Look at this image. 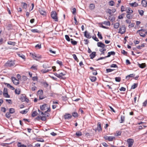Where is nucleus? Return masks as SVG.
Returning a JSON list of instances; mask_svg holds the SVG:
<instances>
[{"label":"nucleus","mask_w":147,"mask_h":147,"mask_svg":"<svg viewBox=\"0 0 147 147\" xmlns=\"http://www.w3.org/2000/svg\"><path fill=\"white\" fill-rule=\"evenodd\" d=\"M72 115L74 117H76L78 116V113L76 112H74L72 114Z\"/></svg>","instance_id":"53"},{"label":"nucleus","mask_w":147,"mask_h":147,"mask_svg":"<svg viewBox=\"0 0 147 147\" xmlns=\"http://www.w3.org/2000/svg\"><path fill=\"white\" fill-rule=\"evenodd\" d=\"M47 109H48L47 111H45L44 113L42 112V115H45V113H46L47 112H50V111L51 110L49 108H48Z\"/></svg>","instance_id":"45"},{"label":"nucleus","mask_w":147,"mask_h":147,"mask_svg":"<svg viewBox=\"0 0 147 147\" xmlns=\"http://www.w3.org/2000/svg\"><path fill=\"white\" fill-rule=\"evenodd\" d=\"M52 18L56 22L58 21V18L57 17V15L56 12L55 11H52L51 13Z\"/></svg>","instance_id":"2"},{"label":"nucleus","mask_w":147,"mask_h":147,"mask_svg":"<svg viewBox=\"0 0 147 147\" xmlns=\"http://www.w3.org/2000/svg\"><path fill=\"white\" fill-rule=\"evenodd\" d=\"M43 93V91L42 90H39L38 92V94H40V95H42Z\"/></svg>","instance_id":"50"},{"label":"nucleus","mask_w":147,"mask_h":147,"mask_svg":"<svg viewBox=\"0 0 147 147\" xmlns=\"http://www.w3.org/2000/svg\"><path fill=\"white\" fill-rule=\"evenodd\" d=\"M76 134L78 137H79L82 136V133L81 132L79 131L77 132Z\"/></svg>","instance_id":"29"},{"label":"nucleus","mask_w":147,"mask_h":147,"mask_svg":"<svg viewBox=\"0 0 147 147\" xmlns=\"http://www.w3.org/2000/svg\"><path fill=\"white\" fill-rule=\"evenodd\" d=\"M30 54L31 55H32V57L34 59L36 60H38V59L36 58V53H30Z\"/></svg>","instance_id":"24"},{"label":"nucleus","mask_w":147,"mask_h":147,"mask_svg":"<svg viewBox=\"0 0 147 147\" xmlns=\"http://www.w3.org/2000/svg\"><path fill=\"white\" fill-rule=\"evenodd\" d=\"M97 45L98 47H100L102 48H104V47H105V45L101 42H98Z\"/></svg>","instance_id":"8"},{"label":"nucleus","mask_w":147,"mask_h":147,"mask_svg":"<svg viewBox=\"0 0 147 147\" xmlns=\"http://www.w3.org/2000/svg\"><path fill=\"white\" fill-rule=\"evenodd\" d=\"M113 70V69H107L106 71L107 73H109L112 71Z\"/></svg>","instance_id":"49"},{"label":"nucleus","mask_w":147,"mask_h":147,"mask_svg":"<svg viewBox=\"0 0 147 147\" xmlns=\"http://www.w3.org/2000/svg\"><path fill=\"white\" fill-rule=\"evenodd\" d=\"M31 31L33 33H38L39 32V31L37 29H32L31 30Z\"/></svg>","instance_id":"35"},{"label":"nucleus","mask_w":147,"mask_h":147,"mask_svg":"<svg viewBox=\"0 0 147 147\" xmlns=\"http://www.w3.org/2000/svg\"><path fill=\"white\" fill-rule=\"evenodd\" d=\"M18 55L20 57H21L23 59H24L25 56L24 55H21L20 54H18Z\"/></svg>","instance_id":"61"},{"label":"nucleus","mask_w":147,"mask_h":147,"mask_svg":"<svg viewBox=\"0 0 147 147\" xmlns=\"http://www.w3.org/2000/svg\"><path fill=\"white\" fill-rule=\"evenodd\" d=\"M3 95L5 97L9 98L10 96L8 94V93H3Z\"/></svg>","instance_id":"43"},{"label":"nucleus","mask_w":147,"mask_h":147,"mask_svg":"<svg viewBox=\"0 0 147 147\" xmlns=\"http://www.w3.org/2000/svg\"><path fill=\"white\" fill-rule=\"evenodd\" d=\"M128 144V147H131L134 142V140L132 139H129L127 140Z\"/></svg>","instance_id":"3"},{"label":"nucleus","mask_w":147,"mask_h":147,"mask_svg":"<svg viewBox=\"0 0 147 147\" xmlns=\"http://www.w3.org/2000/svg\"><path fill=\"white\" fill-rule=\"evenodd\" d=\"M11 78L12 81L14 84L17 85L19 84L18 80H17L16 78L12 77Z\"/></svg>","instance_id":"5"},{"label":"nucleus","mask_w":147,"mask_h":147,"mask_svg":"<svg viewBox=\"0 0 147 147\" xmlns=\"http://www.w3.org/2000/svg\"><path fill=\"white\" fill-rule=\"evenodd\" d=\"M15 63L14 61H9L5 64V66L7 67H11L14 66Z\"/></svg>","instance_id":"1"},{"label":"nucleus","mask_w":147,"mask_h":147,"mask_svg":"<svg viewBox=\"0 0 147 147\" xmlns=\"http://www.w3.org/2000/svg\"><path fill=\"white\" fill-rule=\"evenodd\" d=\"M37 68V66H34L33 65L31 67V69L34 70H36Z\"/></svg>","instance_id":"56"},{"label":"nucleus","mask_w":147,"mask_h":147,"mask_svg":"<svg viewBox=\"0 0 147 147\" xmlns=\"http://www.w3.org/2000/svg\"><path fill=\"white\" fill-rule=\"evenodd\" d=\"M40 109L42 111H45L48 108L47 105L46 104H44L42 105H40Z\"/></svg>","instance_id":"6"},{"label":"nucleus","mask_w":147,"mask_h":147,"mask_svg":"<svg viewBox=\"0 0 147 147\" xmlns=\"http://www.w3.org/2000/svg\"><path fill=\"white\" fill-rule=\"evenodd\" d=\"M139 34H140V36H142L143 37H144L146 36V34H143L142 32H139Z\"/></svg>","instance_id":"52"},{"label":"nucleus","mask_w":147,"mask_h":147,"mask_svg":"<svg viewBox=\"0 0 147 147\" xmlns=\"http://www.w3.org/2000/svg\"><path fill=\"white\" fill-rule=\"evenodd\" d=\"M115 80L116 82H120L121 81V78L119 77H116Z\"/></svg>","instance_id":"48"},{"label":"nucleus","mask_w":147,"mask_h":147,"mask_svg":"<svg viewBox=\"0 0 147 147\" xmlns=\"http://www.w3.org/2000/svg\"><path fill=\"white\" fill-rule=\"evenodd\" d=\"M97 130L99 131H102V128L101 126V123L100 122H98L97 127Z\"/></svg>","instance_id":"12"},{"label":"nucleus","mask_w":147,"mask_h":147,"mask_svg":"<svg viewBox=\"0 0 147 147\" xmlns=\"http://www.w3.org/2000/svg\"><path fill=\"white\" fill-rule=\"evenodd\" d=\"M109 19L111 22H113L115 20V18L113 17H112V16H109Z\"/></svg>","instance_id":"27"},{"label":"nucleus","mask_w":147,"mask_h":147,"mask_svg":"<svg viewBox=\"0 0 147 147\" xmlns=\"http://www.w3.org/2000/svg\"><path fill=\"white\" fill-rule=\"evenodd\" d=\"M38 11L40 13V14L41 15H42L43 16H45L46 15V12L42 9H39Z\"/></svg>","instance_id":"10"},{"label":"nucleus","mask_w":147,"mask_h":147,"mask_svg":"<svg viewBox=\"0 0 147 147\" xmlns=\"http://www.w3.org/2000/svg\"><path fill=\"white\" fill-rule=\"evenodd\" d=\"M9 113H11V114L15 112L14 109L13 108H10L9 109Z\"/></svg>","instance_id":"30"},{"label":"nucleus","mask_w":147,"mask_h":147,"mask_svg":"<svg viewBox=\"0 0 147 147\" xmlns=\"http://www.w3.org/2000/svg\"><path fill=\"white\" fill-rule=\"evenodd\" d=\"M46 117L45 116H43L42 117H41V119L42 121H45L46 119Z\"/></svg>","instance_id":"58"},{"label":"nucleus","mask_w":147,"mask_h":147,"mask_svg":"<svg viewBox=\"0 0 147 147\" xmlns=\"http://www.w3.org/2000/svg\"><path fill=\"white\" fill-rule=\"evenodd\" d=\"M138 84H137L134 83L131 87V89H134L137 86Z\"/></svg>","instance_id":"32"},{"label":"nucleus","mask_w":147,"mask_h":147,"mask_svg":"<svg viewBox=\"0 0 147 147\" xmlns=\"http://www.w3.org/2000/svg\"><path fill=\"white\" fill-rule=\"evenodd\" d=\"M18 147H27L24 144H22L20 142H18L17 144Z\"/></svg>","instance_id":"20"},{"label":"nucleus","mask_w":147,"mask_h":147,"mask_svg":"<svg viewBox=\"0 0 147 147\" xmlns=\"http://www.w3.org/2000/svg\"><path fill=\"white\" fill-rule=\"evenodd\" d=\"M115 53L114 51H111L108 53V55L107 56L105 57H110L111 55H114Z\"/></svg>","instance_id":"14"},{"label":"nucleus","mask_w":147,"mask_h":147,"mask_svg":"<svg viewBox=\"0 0 147 147\" xmlns=\"http://www.w3.org/2000/svg\"><path fill=\"white\" fill-rule=\"evenodd\" d=\"M97 35L98 38H99L100 39H102V36L101 34H100L99 32H98Z\"/></svg>","instance_id":"41"},{"label":"nucleus","mask_w":147,"mask_h":147,"mask_svg":"<svg viewBox=\"0 0 147 147\" xmlns=\"http://www.w3.org/2000/svg\"><path fill=\"white\" fill-rule=\"evenodd\" d=\"M65 38L68 41H70L71 40V39L69 38V36L67 35H65Z\"/></svg>","instance_id":"42"},{"label":"nucleus","mask_w":147,"mask_h":147,"mask_svg":"<svg viewBox=\"0 0 147 147\" xmlns=\"http://www.w3.org/2000/svg\"><path fill=\"white\" fill-rule=\"evenodd\" d=\"M116 11V9H114L112 10L108 9L107 10V12L109 13L110 15H111L112 13L115 12Z\"/></svg>","instance_id":"9"},{"label":"nucleus","mask_w":147,"mask_h":147,"mask_svg":"<svg viewBox=\"0 0 147 147\" xmlns=\"http://www.w3.org/2000/svg\"><path fill=\"white\" fill-rule=\"evenodd\" d=\"M5 84L7 85V86L8 87L10 88L11 89L14 90L15 89L14 88L13 86L9 84L6 83Z\"/></svg>","instance_id":"23"},{"label":"nucleus","mask_w":147,"mask_h":147,"mask_svg":"<svg viewBox=\"0 0 147 147\" xmlns=\"http://www.w3.org/2000/svg\"><path fill=\"white\" fill-rule=\"evenodd\" d=\"M103 24H105V25H106L107 26H109L110 25V22L109 21H104V22H103Z\"/></svg>","instance_id":"33"},{"label":"nucleus","mask_w":147,"mask_h":147,"mask_svg":"<svg viewBox=\"0 0 147 147\" xmlns=\"http://www.w3.org/2000/svg\"><path fill=\"white\" fill-rule=\"evenodd\" d=\"M52 70V69H42L41 70V72L43 74L46 73H47V72H49V71Z\"/></svg>","instance_id":"17"},{"label":"nucleus","mask_w":147,"mask_h":147,"mask_svg":"<svg viewBox=\"0 0 147 147\" xmlns=\"http://www.w3.org/2000/svg\"><path fill=\"white\" fill-rule=\"evenodd\" d=\"M138 66L141 68H144L146 67V64L145 63H138Z\"/></svg>","instance_id":"16"},{"label":"nucleus","mask_w":147,"mask_h":147,"mask_svg":"<svg viewBox=\"0 0 147 147\" xmlns=\"http://www.w3.org/2000/svg\"><path fill=\"white\" fill-rule=\"evenodd\" d=\"M28 112V110L26 109L23 111H21L20 113L22 114H26Z\"/></svg>","instance_id":"47"},{"label":"nucleus","mask_w":147,"mask_h":147,"mask_svg":"<svg viewBox=\"0 0 147 147\" xmlns=\"http://www.w3.org/2000/svg\"><path fill=\"white\" fill-rule=\"evenodd\" d=\"M71 42L73 45H76L77 44V42L75 40H74L73 39H71Z\"/></svg>","instance_id":"26"},{"label":"nucleus","mask_w":147,"mask_h":147,"mask_svg":"<svg viewBox=\"0 0 147 147\" xmlns=\"http://www.w3.org/2000/svg\"><path fill=\"white\" fill-rule=\"evenodd\" d=\"M49 51L51 53L55 54L56 53V51H53L51 49H50L49 50Z\"/></svg>","instance_id":"62"},{"label":"nucleus","mask_w":147,"mask_h":147,"mask_svg":"<svg viewBox=\"0 0 147 147\" xmlns=\"http://www.w3.org/2000/svg\"><path fill=\"white\" fill-rule=\"evenodd\" d=\"M125 32V26H122L120 27V29L118 32L121 34H123Z\"/></svg>","instance_id":"4"},{"label":"nucleus","mask_w":147,"mask_h":147,"mask_svg":"<svg viewBox=\"0 0 147 147\" xmlns=\"http://www.w3.org/2000/svg\"><path fill=\"white\" fill-rule=\"evenodd\" d=\"M10 113L9 112H7L5 114V116L6 117L8 118H9L11 116Z\"/></svg>","instance_id":"40"},{"label":"nucleus","mask_w":147,"mask_h":147,"mask_svg":"<svg viewBox=\"0 0 147 147\" xmlns=\"http://www.w3.org/2000/svg\"><path fill=\"white\" fill-rule=\"evenodd\" d=\"M96 53L95 52H93L90 55V59H93L96 56Z\"/></svg>","instance_id":"15"},{"label":"nucleus","mask_w":147,"mask_h":147,"mask_svg":"<svg viewBox=\"0 0 147 147\" xmlns=\"http://www.w3.org/2000/svg\"><path fill=\"white\" fill-rule=\"evenodd\" d=\"M115 138V137L113 136H109L108 140L110 141H112L113 139Z\"/></svg>","instance_id":"37"},{"label":"nucleus","mask_w":147,"mask_h":147,"mask_svg":"<svg viewBox=\"0 0 147 147\" xmlns=\"http://www.w3.org/2000/svg\"><path fill=\"white\" fill-rule=\"evenodd\" d=\"M142 4L143 7H146L147 6V1L145 0H142Z\"/></svg>","instance_id":"13"},{"label":"nucleus","mask_w":147,"mask_h":147,"mask_svg":"<svg viewBox=\"0 0 147 147\" xmlns=\"http://www.w3.org/2000/svg\"><path fill=\"white\" fill-rule=\"evenodd\" d=\"M125 116H121V121L120 122L121 123L123 122L125 120Z\"/></svg>","instance_id":"25"},{"label":"nucleus","mask_w":147,"mask_h":147,"mask_svg":"<svg viewBox=\"0 0 147 147\" xmlns=\"http://www.w3.org/2000/svg\"><path fill=\"white\" fill-rule=\"evenodd\" d=\"M119 26V23L117 22L115 24L114 26V27L115 29H117Z\"/></svg>","instance_id":"22"},{"label":"nucleus","mask_w":147,"mask_h":147,"mask_svg":"<svg viewBox=\"0 0 147 147\" xmlns=\"http://www.w3.org/2000/svg\"><path fill=\"white\" fill-rule=\"evenodd\" d=\"M134 76L135 75L133 74H130V75H128L126 77V79L127 80H128L130 78L134 77Z\"/></svg>","instance_id":"18"},{"label":"nucleus","mask_w":147,"mask_h":147,"mask_svg":"<svg viewBox=\"0 0 147 147\" xmlns=\"http://www.w3.org/2000/svg\"><path fill=\"white\" fill-rule=\"evenodd\" d=\"M38 113L36 111H34L32 114V117H34L37 115Z\"/></svg>","instance_id":"31"},{"label":"nucleus","mask_w":147,"mask_h":147,"mask_svg":"<svg viewBox=\"0 0 147 147\" xmlns=\"http://www.w3.org/2000/svg\"><path fill=\"white\" fill-rule=\"evenodd\" d=\"M57 63L60 66H61L63 65V63L62 62L59 61V60H57Z\"/></svg>","instance_id":"51"},{"label":"nucleus","mask_w":147,"mask_h":147,"mask_svg":"<svg viewBox=\"0 0 147 147\" xmlns=\"http://www.w3.org/2000/svg\"><path fill=\"white\" fill-rule=\"evenodd\" d=\"M84 36L86 38H91V36L90 33H89L87 31L84 32Z\"/></svg>","instance_id":"7"},{"label":"nucleus","mask_w":147,"mask_h":147,"mask_svg":"<svg viewBox=\"0 0 147 147\" xmlns=\"http://www.w3.org/2000/svg\"><path fill=\"white\" fill-rule=\"evenodd\" d=\"M89 7L91 9H94L95 7V6L94 4H91L90 5Z\"/></svg>","instance_id":"39"},{"label":"nucleus","mask_w":147,"mask_h":147,"mask_svg":"<svg viewBox=\"0 0 147 147\" xmlns=\"http://www.w3.org/2000/svg\"><path fill=\"white\" fill-rule=\"evenodd\" d=\"M90 79L91 81L92 82H94L96 80V78L94 76H92L90 77Z\"/></svg>","instance_id":"21"},{"label":"nucleus","mask_w":147,"mask_h":147,"mask_svg":"<svg viewBox=\"0 0 147 147\" xmlns=\"http://www.w3.org/2000/svg\"><path fill=\"white\" fill-rule=\"evenodd\" d=\"M139 12L141 16H142L143 15L144 11L143 10H139Z\"/></svg>","instance_id":"55"},{"label":"nucleus","mask_w":147,"mask_h":147,"mask_svg":"<svg viewBox=\"0 0 147 147\" xmlns=\"http://www.w3.org/2000/svg\"><path fill=\"white\" fill-rule=\"evenodd\" d=\"M72 13L73 14H75L76 13V9L75 8H74L72 9Z\"/></svg>","instance_id":"54"},{"label":"nucleus","mask_w":147,"mask_h":147,"mask_svg":"<svg viewBox=\"0 0 147 147\" xmlns=\"http://www.w3.org/2000/svg\"><path fill=\"white\" fill-rule=\"evenodd\" d=\"M72 117V116L69 114H67L64 115L65 119H69Z\"/></svg>","instance_id":"11"},{"label":"nucleus","mask_w":147,"mask_h":147,"mask_svg":"<svg viewBox=\"0 0 147 147\" xmlns=\"http://www.w3.org/2000/svg\"><path fill=\"white\" fill-rule=\"evenodd\" d=\"M92 38L95 40L96 41H99L98 39L96 36L94 37L93 36Z\"/></svg>","instance_id":"63"},{"label":"nucleus","mask_w":147,"mask_h":147,"mask_svg":"<svg viewBox=\"0 0 147 147\" xmlns=\"http://www.w3.org/2000/svg\"><path fill=\"white\" fill-rule=\"evenodd\" d=\"M43 67L44 68H49L50 67L48 65L46 64H43Z\"/></svg>","instance_id":"44"},{"label":"nucleus","mask_w":147,"mask_h":147,"mask_svg":"<svg viewBox=\"0 0 147 147\" xmlns=\"http://www.w3.org/2000/svg\"><path fill=\"white\" fill-rule=\"evenodd\" d=\"M125 88L123 87H121L119 89V90L120 91H125Z\"/></svg>","instance_id":"57"},{"label":"nucleus","mask_w":147,"mask_h":147,"mask_svg":"<svg viewBox=\"0 0 147 147\" xmlns=\"http://www.w3.org/2000/svg\"><path fill=\"white\" fill-rule=\"evenodd\" d=\"M125 10L126 13H132L133 12V11L131 9L129 8H127Z\"/></svg>","instance_id":"19"},{"label":"nucleus","mask_w":147,"mask_h":147,"mask_svg":"<svg viewBox=\"0 0 147 147\" xmlns=\"http://www.w3.org/2000/svg\"><path fill=\"white\" fill-rule=\"evenodd\" d=\"M111 67H117V65L115 64H113L111 65L110 66Z\"/></svg>","instance_id":"60"},{"label":"nucleus","mask_w":147,"mask_h":147,"mask_svg":"<svg viewBox=\"0 0 147 147\" xmlns=\"http://www.w3.org/2000/svg\"><path fill=\"white\" fill-rule=\"evenodd\" d=\"M114 2L113 1H111L109 2V5L110 6H113V5Z\"/></svg>","instance_id":"46"},{"label":"nucleus","mask_w":147,"mask_h":147,"mask_svg":"<svg viewBox=\"0 0 147 147\" xmlns=\"http://www.w3.org/2000/svg\"><path fill=\"white\" fill-rule=\"evenodd\" d=\"M147 104V100H146L143 103V106H146V105Z\"/></svg>","instance_id":"64"},{"label":"nucleus","mask_w":147,"mask_h":147,"mask_svg":"<svg viewBox=\"0 0 147 147\" xmlns=\"http://www.w3.org/2000/svg\"><path fill=\"white\" fill-rule=\"evenodd\" d=\"M128 19H130L131 18V16L130 14H127L126 15Z\"/></svg>","instance_id":"59"},{"label":"nucleus","mask_w":147,"mask_h":147,"mask_svg":"<svg viewBox=\"0 0 147 147\" xmlns=\"http://www.w3.org/2000/svg\"><path fill=\"white\" fill-rule=\"evenodd\" d=\"M15 93L16 94H19L20 93V90L19 89H16L15 91Z\"/></svg>","instance_id":"28"},{"label":"nucleus","mask_w":147,"mask_h":147,"mask_svg":"<svg viewBox=\"0 0 147 147\" xmlns=\"http://www.w3.org/2000/svg\"><path fill=\"white\" fill-rule=\"evenodd\" d=\"M145 47V45L144 44H142L141 45H139L137 46V48L139 49H141L142 47Z\"/></svg>","instance_id":"36"},{"label":"nucleus","mask_w":147,"mask_h":147,"mask_svg":"<svg viewBox=\"0 0 147 147\" xmlns=\"http://www.w3.org/2000/svg\"><path fill=\"white\" fill-rule=\"evenodd\" d=\"M65 75V74H63L62 73H61L59 74V78H62L63 76H64Z\"/></svg>","instance_id":"34"},{"label":"nucleus","mask_w":147,"mask_h":147,"mask_svg":"<svg viewBox=\"0 0 147 147\" xmlns=\"http://www.w3.org/2000/svg\"><path fill=\"white\" fill-rule=\"evenodd\" d=\"M72 56H73V58L76 61L78 62V59L77 57H76V55L75 54H74L72 55Z\"/></svg>","instance_id":"38"}]
</instances>
